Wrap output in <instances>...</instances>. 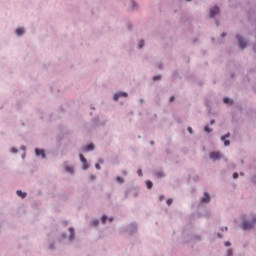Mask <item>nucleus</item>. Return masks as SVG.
I'll return each instance as SVG.
<instances>
[{"label":"nucleus","mask_w":256,"mask_h":256,"mask_svg":"<svg viewBox=\"0 0 256 256\" xmlns=\"http://www.w3.org/2000/svg\"><path fill=\"white\" fill-rule=\"evenodd\" d=\"M120 97H127L126 92H120L114 95V101H118Z\"/></svg>","instance_id":"9b49d317"},{"label":"nucleus","mask_w":256,"mask_h":256,"mask_svg":"<svg viewBox=\"0 0 256 256\" xmlns=\"http://www.w3.org/2000/svg\"><path fill=\"white\" fill-rule=\"evenodd\" d=\"M66 173H69V175H75V167L67 165L65 167Z\"/></svg>","instance_id":"6e6552de"},{"label":"nucleus","mask_w":256,"mask_h":256,"mask_svg":"<svg viewBox=\"0 0 256 256\" xmlns=\"http://www.w3.org/2000/svg\"><path fill=\"white\" fill-rule=\"evenodd\" d=\"M186 1H191V0H186Z\"/></svg>","instance_id":"5fc2aeb1"},{"label":"nucleus","mask_w":256,"mask_h":256,"mask_svg":"<svg viewBox=\"0 0 256 256\" xmlns=\"http://www.w3.org/2000/svg\"><path fill=\"white\" fill-rule=\"evenodd\" d=\"M210 216L211 212L209 210H205V213H201L198 211L192 214L193 219H200V217H206V219H209Z\"/></svg>","instance_id":"39448f33"},{"label":"nucleus","mask_w":256,"mask_h":256,"mask_svg":"<svg viewBox=\"0 0 256 256\" xmlns=\"http://www.w3.org/2000/svg\"><path fill=\"white\" fill-rule=\"evenodd\" d=\"M220 231H229V228L227 226L221 227Z\"/></svg>","instance_id":"4c0bfd02"},{"label":"nucleus","mask_w":256,"mask_h":256,"mask_svg":"<svg viewBox=\"0 0 256 256\" xmlns=\"http://www.w3.org/2000/svg\"><path fill=\"white\" fill-rule=\"evenodd\" d=\"M192 180L197 183V181H199V175H195L192 177Z\"/></svg>","instance_id":"7c9ffc66"},{"label":"nucleus","mask_w":256,"mask_h":256,"mask_svg":"<svg viewBox=\"0 0 256 256\" xmlns=\"http://www.w3.org/2000/svg\"><path fill=\"white\" fill-rule=\"evenodd\" d=\"M241 219H242L241 227H242L243 231H251V229L255 228L256 214H252L251 221L249 219H247V214H242Z\"/></svg>","instance_id":"f257e3e1"},{"label":"nucleus","mask_w":256,"mask_h":256,"mask_svg":"<svg viewBox=\"0 0 256 256\" xmlns=\"http://www.w3.org/2000/svg\"><path fill=\"white\" fill-rule=\"evenodd\" d=\"M240 175L243 177V175H245V174L243 172H241Z\"/></svg>","instance_id":"603ef678"},{"label":"nucleus","mask_w":256,"mask_h":256,"mask_svg":"<svg viewBox=\"0 0 256 256\" xmlns=\"http://www.w3.org/2000/svg\"><path fill=\"white\" fill-rule=\"evenodd\" d=\"M126 233H129V235H135L137 232V222H132L129 225L125 227Z\"/></svg>","instance_id":"20e7f679"},{"label":"nucleus","mask_w":256,"mask_h":256,"mask_svg":"<svg viewBox=\"0 0 256 256\" xmlns=\"http://www.w3.org/2000/svg\"><path fill=\"white\" fill-rule=\"evenodd\" d=\"M133 3V5H135V2H132Z\"/></svg>","instance_id":"864d4df0"},{"label":"nucleus","mask_w":256,"mask_h":256,"mask_svg":"<svg viewBox=\"0 0 256 256\" xmlns=\"http://www.w3.org/2000/svg\"><path fill=\"white\" fill-rule=\"evenodd\" d=\"M49 249H55V242H51L49 244Z\"/></svg>","instance_id":"c9c22d12"},{"label":"nucleus","mask_w":256,"mask_h":256,"mask_svg":"<svg viewBox=\"0 0 256 256\" xmlns=\"http://www.w3.org/2000/svg\"><path fill=\"white\" fill-rule=\"evenodd\" d=\"M70 235L68 236L66 232H62L60 234V240L63 241L65 239H68V241L70 243H72V241H75V228L73 226L69 227L68 229Z\"/></svg>","instance_id":"f03ea898"},{"label":"nucleus","mask_w":256,"mask_h":256,"mask_svg":"<svg viewBox=\"0 0 256 256\" xmlns=\"http://www.w3.org/2000/svg\"><path fill=\"white\" fill-rule=\"evenodd\" d=\"M137 175L138 177H141L143 175V170L141 168L137 170Z\"/></svg>","instance_id":"cd10ccee"},{"label":"nucleus","mask_w":256,"mask_h":256,"mask_svg":"<svg viewBox=\"0 0 256 256\" xmlns=\"http://www.w3.org/2000/svg\"><path fill=\"white\" fill-rule=\"evenodd\" d=\"M210 158L217 160V159H221V153L219 152H211L210 153Z\"/></svg>","instance_id":"9d476101"},{"label":"nucleus","mask_w":256,"mask_h":256,"mask_svg":"<svg viewBox=\"0 0 256 256\" xmlns=\"http://www.w3.org/2000/svg\"><path fill=\"white\" fill-rule=\"evenodd\" d=\"M207 203H211V194H209V192H204V195L201 197L200 203L198 204V209H201V206Z\"/></svg>","instance_id":"7ed1b4c3"},{"label":"nucleus","mask_w":256,"mask_h":256,"mask_svg":"<svg viewBox=\"0 0 256 256\" xmlns=\"http://www.w3.org/2000/svg\"><path fill=\"white\" fill-rule=\"evenodd\" d=\"M89 167H91V164L89 163V161H82L83 171H87V169H89Z\"/></svg>","instance_id":"4468645a"},{"label":"nucleus","mask_w":256,"mask_h":256,"mask_svg":"<svg viewBox=\"0 0 256 256\" xmlns=\"http://www.w3.org/2000/svg\"><path fill=\"white\" fill-rule=\"evenodd\" d=\"M161 80V76H154L153 81H160Z\"/></svg>","instance_id":"e433bc0d"},{"label":"nucleus","mask_w":256,"mask_h":256,"mask_svg":"<svg viewBox=\"0 0 256 256\" xmlns=\"http://www.w3.org/2000/svg\"><path fill=\"white\" fill-rule=\"evenodd\" d=\"M101 163H103V161L97 162L95 164V169H97V170L101 169Z\"/></svg>","instance_id":"a878e982"},{"label":"nucleus","mask_w":256,"mask_h":256,"mask_svg":"<svg viewBox=\"0 0 256 256\" xmlns=\"http://www.w3.org/2000/svg\"><path fill=\"white\" fill-rule=\"evenodd\" d=\"M228 137H231V134H230V133H228V134H226V135H224V136L221 137V141H223L225 147H229V145H231V143L229 142V140H227Z\"/></svg>","instance_id":"423d86ee"},{"label":"nucleus","mask_w":256,"mask_h":256,"mask_svg":"<svg viewBox=\"0 0 256 256\" xmlns=\"http://www.w3.org/2000/svg\"><path fill=\"white\" fill-rule=\"evenodd\" d=\"M227 256H233V249H228L227 250Z\"/></svg>","instance_id":"2f4dec72"},{"label":"nucleus","mask_w":256,"mask_h":256,"mask_svg":"<svg viewBox=\"0 0 256 256\" xmlns=\"http://www.w3.org/2000/svg\"><path fill=\"white\" fill-rule=\"evenodd\" d=\"M97 179V176L95 174H91L88 178V181H95Z\"/></svg>","instance_id":"b1692460"},{"label":"nucleus","mask_w":256,"mask_h":256,"mask_svg":"<svg viewBox=\"0 0 256 256\" xmlns=\"http://www.w3.org/2000/svg\"><path fill=\"white\" fill-rule=\"evenodd\" d=\"M145 185H146V188H147V189H149V190L153 189V181H151V180H146V181H145Z\"/></svg>","instance_id":"2eb2a0df"},{"label":"nucleus","mask_w":256,"mask_h":256,"mask_svg":"<svg viewBox=\"0 0 256 256\" xmlns=\"http://www.w3.org/2000/svg\"><path fill=\"white\" fill-rule=\"evenodd\" d=\"M191 239L192 241H201V235H193Z\"/></svg>","instance_id":"5701e85b"},{"label":"nucleus","mask_w":256,"mask_h":256,"mask_svg":"<svg viewBox=\"0 0 256 256\" xmlns=\"http://www.w3.org/2000/svg\"><path fill=\"white\" fill-rule=\"evenodd\" d=\"M35 153L38 157H42V159H45V150L42 149H36Z\"/></svg>","instance_id":"1a4fd4ad"},{"label":"nucleus","mask_w":256,"mask_h":256,"mask_svg":"<svg viewBox=\"0 0 256 256\" xmlns=\"http://www.w3.org/2000/svg\"><path fill=\"white\" fill-rule=\"evenodd\" d=\"M116 181H117V183H119L120 185L123 184V183H125V179H123V177H121V176H117V177H116Z\"/></svg>","instance_id":"4be33fe9"},{"label":"nucleus","mask_w":256,"mask_h":256,"mask_svg":"<svg viewBox=\"0 0 256 256\" xmlns=\"http://www.w3.org/2000/svg\"><path fill=\"white\" fill-rule=\"evenodd\" d=\"M224 245H225V247H231V242L226 241V242H224Z\"/></svg>","instance_id":"ea45409f"},{"label":"nucleus","mask_w":256,"mask_h":256,"mask_svg":"<svg viewBox=\"0 0 256 256\" xmlns=\"http://www.w3.org/2000/svg\"><path fill=\"white\" fill-rule=\"evenodd\" d=\"M93 149H95V146L93 144H88L85 147V151H93Z\"/></svg>","instance_id":"412c9836"},{"label":"nucleus","mask_w":256,"mask_h":256,"mask_svg":"<svg viewBox=\"0 0 256 256\" xmlns=\"http://www.w3.org/2000/svg\"><path fill=\"white\" fill-rule=\"evenodd\" d=\"M251 183L256 185V174L251 177Z\"/></svg>","instance_id":"c756f323"},{"label":"nucleus","mask_w":256,"mask_h":256,"mask_svg":"<svg viewBox=\"0 0 256 256\" xmlns=\"http://www.w3.org/2000/svg\"><path fill=\"white\" fill-rule=\"evenodd\" d=\"M188 132H189L190 134L193 133V128L188 127Z\"/></svg>","instance_id":"37998d69"},{"label":"nucleus","mask_w":256,"mask_h":256,"mask_svg":"<svg viewBox=\"0 0 256 256\" xmlns=\"http://www.w3.org/2000/svg\"><path fill=\"white\" fill-rule=\"evenodd\" d=\"M218 13H219V7L216 6L210 10V17H214V16L218 15Z\"/></svg>","instance_id":"f8f14e48"},{"label":"nucleus","mask_w":256,"mask_h":256,"mask_svg":"<svg viewBox=\"0 0 256 256\" xmlns=\"http://www.w3.org/2000/svg\"><path fill=\"white\" fill-rule=\"evenodd\" d=\"M215 123V120H211V125H213Z\"/></svg>","instance_id":"09e8293b"},{"label":"nucleus","mask_w":256,"mask_h":256,"mask_svg":"<svg viewBox=\"0 0 256 256\" xmlns=\"http://www.w3.org/2000/svg\"><path fill=\"white\" fill-rule=\"evenodd\" d=\"M154 175H155V177H158V178L165 177V173L163 171H158Z\"/></svg>","instance_id":"6ab92c4d"},{"label":"nucleus","mask_w":256,"mask_h":256,"mask_svg":"<svg viewBox=\"0 0 256 256\" xmlns=\"http://www.w3.org/2000/svg\"><path fill=\"white\" fill-rule=\"evenodd\" d=\"M227 34L226 33H222V37H225Z\"/></svg>","instance_id":"8fccbe9b"},{"label":"nucleus","mask_w":256,"mask_h":256,"mask_svg":"<svg viewBox=\"0 0 256 256\" xmlns=\"http://www.w3.org/2000/svg\"><path fill=\"white\" fill-rule=\"evenodd\" d=\"M125 197H129V190L125 191Z\"/></svg>","instance_id":"a18cd8bd"},{"label":"nucleus","mask_w":256,"mask_h":256,"mask_svg":"<svg viewBox=\"0 0 256 256\" xmlns=\"http://www.w3.org/2000/svg\"><path fill=\"white\" fill-rule=\"evenodd\" d=\"M11 151H12V153H17V149H15V148H12Z\"/></svg>","instance_id":"49530a36"},{"label":"nucleus","mask_w":256,"mask_h":256,"mask_svg":"<svg viewBox=\"0 0 256 256\" xmlns=\"http://www.w3.org/2000/svg\"><path fill=\"white\" fill-rule=\"evenodd\" d=\"M166 204L168 205V207H170V205H173V198H168L166 200Z\"/></svg>","instance_id":"393cba45"},{"label":"nucleus","mask_w":256,"mask_h":256,"mask_svg":"<svg viewBox=\"0 0 256 256\" xmlns=\"http://www.w3.org/2000/svg\"><path fill=\"white\" fill-rule=\"evenodd\" d=\"M223 103H225L226 105H233V100H231L230 98H224Z\"/></svg>","instance_id":"a211bd4d"},{"label":"nucleus","mask_w":256,"mask_h":256,"mask_svg":"<svg viewBox=\"0 0 256 256\" xmlns=\"http://www.w3.org/2000/svg\"><path fill=\"white\" fill-rule=\"evenodd\" d=\"M62 225H63L64 227H67V226L69 225V221L63 220V221H62Z\"/></svg>","instance_id":"72a5a7b5"},{"label":"nucleus","mask_w":256,"mask_h":256,"mask_svg":"<svg viewBox=\"0 0 256 256\" xmlns=\"http://www.w3.org/2000/svg\"><path fill=\"white\" fill-rule=\"evenodd\" d=\"M100 220L95 218L92 220V226L93 227H99Z\"/></svg>","instance_id":"aec40b11"},{"label":"nucleus","mask_w":256,"mask_h":256,"mask_svg":"<svg viewBox=\"0 0 256 256\" xmlns=\"http://www.w3.org/2000/svg\"><path fill=\"white\" fill-rule=\"evenodd\" d=\"M230 168H231V170L233 171V169H235V165L232 164V165L230 166Z\"/></svg>","instance_id":"de8ad7c7"},{"label":"nucleus","mask_w":256,"mask_h":256,"mask_svg":"<svg viewBox=\"0 0 256 256\" xmlns=\"http://www.w3.org/2000/svg\"><path fill=\"white\" fill-rule=\"evenodd\" d=\"M164 200H165V195L161 194V195L159 196V201H164Z\"/></svg>","instance_id":"58836bf2"},{"label":"nucleus","mask_w":256,"mask_h":256,"mask_svg":"<svg viewBox=\"0 0 256 256\" xmlns=\"http://www.w3.org/2000/svg\"><path fill=\"white\" fill-rule=\"evenodd\" d=\"M139 194L136 192L135 194H134V197H137Z\"/></svg>","instance_id":"3c124183"},{"label":"nucleus","mask_w":256,"mask_h":256,"mask_svg":"<svg viewBox=\"0 0 256 256\" xmlns=\"http://www.w3.org/2000/svg\"><path fill=\"white\" fill-rule=\"evenodd\" d=\"M232 178H233V179H239V173L234 172V173L232 174Z\"/></svg>","instance_id":"c85d7f7f"},{"label":"nucleus","mask_w":256,"mask_h":256,"mask_svg":"<svg viewBox=\"0 0 256 256\" xmlns=\"http://www.w3.org/2000/svg\"><path fill=\"white\" fill-rule=\"evenodd\" d=\"M108 221H109V223H113V221H115V218L114 217H108Z\"/></svg>","instance_id":"a19ab883"},{"label":"nucleus","mask_w":256,"mask_h":256,"mask_svg":"<svg viewBox=\"0 0 256 256\" xmlns=\"http://www.w3.org/2000/svg\"><path fill=\"white\" fill-rule=\"evenodd\" d=\"M218 239H223V234L221 232L216 233Z\"/></svg>","instance_id":"f704fd0d"},{"label":"nucleus","mask_w":256,"mask_h":256,"mask_svg":"<svg viewBox=\"0 0 256 256\" xmlns=\"http://www.w3.org/2000/svg\"><path fill=\"white\" fill-rule=\"evenodd\" d=\"M16 194L18 197H20L21 199H25L27 197V192H23L22 190H17Z\"/></svg>","instance_id":"ddd939ff"},{"label":"nucleus","mask_w":256,"mask_h":256,"mask_svg":"<svg viewBox=\"0 0 256 256\" xmlns=\"http://www.w3.org/2000/svg\"><path fill=\"white\" fill-rule=\"evenodd\" d=\"M173 101H175V96L170 97V103H173Z\"/></svg>","instance_id":"79ce46f5"},{"label":"nucleus","mask_w":256,"mask_h":256,"mask_svg":"<svg viewBox=\"0 0 256 256\" xmlns=\"http://www.w3.org/2000/svg\"><path fill=\"white\" fill-rule=\"evenodd\" d=\"M108 219H109V216H107L106 214H103L101 217V220H100L102 225H105L107 223Z\"/></svg>","instance_id":"dca6fc26"},{"label":"nucleus","mask_w":256,"mask_h":256,"mask_svg":"<svg viewBox=\"0 0 256 256\" xmlns=\"http://www.w3.org/2000/svg\"><path fill=\"white\" fill-rule=\"evenodd\" d=\"M143 47H145V41L141 40V41L139 42V48H140V49H143Z\"/></svg>","instance_id":"bb28decb"},{"label":"nucleus","mask_w":256,"mask_h":256,"mask_svg":"<svg viewBox=\"0 0 256 256\" xmlns=\"http://www.w3.org/2000/svg\"><path fill=\"white\" fill-rule=\"evenodd\" d=\"M81 161H85V157H83V154H80Z\"/></svg>","instance_id":"c03bdc74"},{"label":"nucleus","mask_w":256,"mask_h":256,"mask_svg":"<svg viewBox=\"0 0 256 256\" xmlns=\"http://www.w3.org/2000/svg\"><path fill=\"white\" fill-rule=\"evenodd\" d=\"M204 131H206V133H211L212 130L208 126H205Z\"/></svg>","instance_id":"473e14b6"},{"label":"nucleus","mask_w":256,"mask_h":256,"mask_svg":"<svg viewBox=\"0 0 256 256\" xmlns=\"http://www.w3.org/2000/svg\"><path fill=\"white\" fill-rule=\"evenodd\" d=\"M23 33H25V29H23V28L16 29V34L18 35V37H21V35H23Z\"/></svg>","instance_id":"f3484780"},{"label":"nucleus","mask_w":256,"mask_h":256,"mask_svg":"<svg viewBox=\"0 0 256 256\" xmlns=\"http://www.w3.org/2000/svg\"><path fill=\"white\" fill-rule=\"evenodd\" d=\"M237 39H238L240 48L245 49V47H247V42H245V40H243L241 36H237Z\"/></svg>","instance_id":"0eeeda50"}]
</instances>
